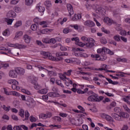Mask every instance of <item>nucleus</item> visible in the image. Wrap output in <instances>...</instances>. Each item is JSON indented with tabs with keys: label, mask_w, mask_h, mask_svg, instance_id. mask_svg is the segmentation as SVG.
Wrapping results in <instances>:
<instances>
[{
	"label": "nucleus",
	"mask_w": 130,
	"mask_h": 130,
	"mask_svg": "<svg viewBox=\"0 0 130 130\" xmlns=\"http://www.w3.org/2000/svg\"><path fill=\"white\" fill-rule=\"evenodd\" d=\"M98 53H99L102 56H100L99 54H94L91 55V57H93V58H96V60H102V61L106 60L107 57L106 56V54H110V55H113L114 53L111 50H109V49H107V48L104 47L102 49H98L97 50Z\"/></svg>",
	"instance_id": "nucleus-1"
},
{
	"label": "nucleus",
	"mask_w": 130,
	"mask_h": 130,
	"mask_svg": "<svg viewBox=\"0 0 130 130\" xmlns=\"http://www.w3.org/2000/svg\"><path fill=\"white\" fill-rule=\"evenodd\" d=\"M81 40L84 42H86V41L87 42V43H84V45H85L87 48H92V47L95 46V40L93 38H90L88 39L86 36H82L81 38Z\"/></svg>",
	"instance_id": "nucleus-2"
},
{
	"label": "nucleus",
	"mask_w": 130,
	"mask_h": 130,
	"mask_svg": "<svg viewBox=\"0 0 130 130\" xmlns=\"http://www.w3.org/2000/svg\"><path fill=\"white\" fill-rule=\"evenodd\" d=\"M111 116L113 118H114L115 120L121 121L122 120V118H128V117H129V115L124 112H122L120 113V115L115 113H113L111 114ZM121 117H122V118H121Z\"/></svg>",
	"instance_id": "nucleus-3"
},
{
	"label": "nucleus",
	"mask_w": 130,
	"mask_h": 130,
	"mask_svg": "<svg viewBox=\"0 0 130 130\" xmlns=\"http://www.w3.org/2000/svg\"><path fill=\"white\" fill-rule=\"evenodd\" d=\"M72 50L73 51V55L75 56H81L83 57L86 55V54L81 52V51L84 52L85 50L80 48H73Z\"/></svg>",
	"instance_id": "nucleus-4"
},
{
	"label": "nucleus",
	"mask_w": 130,
	"mask_h": 130,
	"mask_svg": "<svg viewBox=\"0 0 130 130\" xmlns=\"http://www.w3.org/2000/svg\"><path fill=\"white\" fill-rule=\"evenodd\" d=\"M104 99V97L102 96H98V94H95V95H90L88 98L87 100L90 102H100Z\"/></svg>",
	"instance_id": "nucleus-5"
},
{
	"label": "nucleus",
	"mask_w": 130,
	"mask_h": 130,
	"mask_svg": "<svg viewBox=\"0 0 130 130\" xmlns=\"http://www.w3.org/2000/svg\"><path fill=\"white\" fill-rule=\"evenodd\" d=\"M36 68L39 69V71H42V70H45V71H47L48 72V74L49 76H56V73L54 71H48L47 69H45L44 68L42 67V66L38 65L36 66Z\"/></svg>",
	"instance_id": "nucleus-6"
},
{
	"label": "nucleus",
	"mask_w": 130,
	"mask_h": 130,
	"mask_svg": "<svg viewBox=\"0 0 130 130\" xmlns=\"http://www.w3.org/2000/svg\"><path fill=\"white\" fill-rule=\"evenodd\" d=\"M40 53L41 55H43V56H45V58H48L49 59H50V60H51V58H52L53 56L51 53L48 52L43 51H41Z\"/></svg>",
	"instance_id": "nucleus-7"
},
{
	"label": "nucleus",
	"mask_w": 130,
	"mask_h": 130,
	"mask_svg": "<svg viewBox=\"0 0 130 130\" xmlns=\"http://www.w3.org/2000/svg\"><path fill=\"white\" fill-rule=\"evenodd\" d=\"M95 10L96 14H98V15H101L102 16L105 14V12H104V9L101 7H99V5H98V7L95 8Z\"/></svg>",
	"instance_id": "nucleus-8"
},
{
	"label": "nucleus",
	"mask_w": 130,
	"mask_h": 130,
	"mask_svg": "<svg viewBox=\"0 0 130 130\" xmlns=\"http://www.w3.org/2000/svg\"><path fill=\"white\" fill-rule=\"evenodd\" d=\"M67 10L69 13L70 16H72V15H74V9L73 8V6L70 4H67Z\"/></svg>",
	"instance_id": "nucleus-9"
},
{
	"label": "nucleus",
	"mask_w": 130,
	"mask_h": 130,
	"mask_svg": "<svg viewBox=\"0 0 130 130\" xmlns=\"http://www.w3.org/2000/svg\"><path fill=\"white\" fill-rule=\"evenodd\" d=\"M84 25L87 27H94V26H95V23L91 20H86L84 22Z\"/></svg>",
	"instance_id": "nucleus-10"
},
{
	"label": "nucleus",
	"mask_w": 130,
	"mask_h": 130,
	"mask_svg": "<svg viewBox=\"0 0 130 130\" xmlns=\"http://www.w3.org/2000/svg\"><path fill=\"white\" fill-rule=\"evenodd\" d=\"M17 14L14 12V11L10 10L7 14V17L8 18H15Z\"/></svg>",
	"instance_id": "nucleus-11"
},
{
	"label": "nucleus",
	"mask_w": 130,
	"mask_h": 130,
	"mask_svg": "<svg viewBox=\"0 0 130 130\" xmlns=\"http://www.w3.org/2000/svg\"><path fill=\"white\" fill-rule=\"evenodd\" d=\"M15 71L16 72V74H18V75H23V74H25V70L20 67L16 68Z\"/></svg>",
	"instance_id": "nucleus-12"
},
{
	"label": "nucleus",
	"mask_w": 130,
	"mask_h": 130,
	"mask_svg": "<svg viewBox=\"0 0 130 130\" xmlns=\"http://www.w3.org/2000/svg\"><path fill=\"white\" fill-rule=\"evenodd\" d=\"M101 117L104 118V119H106L108 121H110L111 119H112V117L110 116L109 115H107L105 113H103L101 114Z\"/></svg>",
	"instance_id": "nucleus-13"
},
{
	"label": "nucleus",
	"mask_w": 130,
	"mask_h": 130,
	"mask_svg": "<svg viewBox=\"0 0 130 130\" xmlns=\"http://www.w3.org/2000/svg\"><path fill=\"white\" fill-rule=\"evenodd\" d=\"M9 77H11V78H17V72L16 71V69L15 70H11L9 72Z\"/></svg>",
	"instance_id": "nucleus-14"
},
{
	"label": "nucleus",
	"mask_w": 130,
	"mask_h": 130,
	"mask_svg": "<svg viewBox=\"0 0 130 130\" xmlns=\"http://www.w3.org/2000/svg\"><path fill=\"white\" fill-rule=\"evenodd\" d=\"M104 22H105V23L106 24H107V25H108L109 26H111L113 21L110 19V18H109V17H105L104 19Z\"/></svg>",
	"instance_id": "nucleus-15"
},
{
	"label": "nucleus",
	"mask_w": 130,
	"mask_h": 130,
	"mask_svg": "<svg viewBox=\"0 0 130 130\" xmlns=\"http://www.w3.org/2000/svg\"><path fill=\"white\" fill-rule=\"evenodd\" d=\"M82 19V15L80 14H75L73 17L72 18V21H78V20H81Z\"/></svg>",
	"instance_id": "nucleus-16"
},
{
	"label": "nucleus",
	"mask_w": 130,
	"mask_h": 130,
	"mask_svg": "<svg viewBox=\"0 0 130 130\" xmlns=\"http://www.w3.org/2000/svg\"><path fill=\"white\" fill-rule=\"evenodd\" d=\"M86 7L87 8V10L89 11V10H91V9H93V10H95L98 7V5H89V4H86Z\"/></svg>",
	"instance_id": "nucleus-17"
},
{
	"label": "nucleus",
	"mask_w": 130,
	"mask_h": 130,
	"mask_svg": "<svg viewBox=\"0 0 130 130\" xmlns=\"http://www.w3.org/2000/svg\"><path fill=\"white\" fill-rule=\"evenodd\" d=\"M12 88L13 90H20V86H19V82H15L12 85Z\"/></svg>",
	"instance_id": "nucleus-18"
},
{
	"label": "nucleus",
	"mask_w": 130,
	"mask_h": 130,
	"mask_svg": "<svg viewBox=\"0 0 130 130\" xmlns=\"http://www.w3.org/2000/svg\"><path fill=\"white\" fill-rule=\"evenodd\" d=\"M23 40H24L25 43H30L31 41V37L25 35L23 36Z\"/></svg>",
	"instance_id": "nucleus-19"
},
{
	"label": "nucleus",
	"mask_w": 130,
	"mask_h": 130,
	"mask_svg": "<svg viewBox=\"0 0 130 130\" xmlns=\"http://www.w3.org/2000/svg\"><path fill=\"white\" fill-rule=\"evenodd\" d=\"M36 8L38 10L40 13H44V11H45V8L40 6L39 4L37 5Z\"/></svg>",
	"instance_id": "nucleus-20"
},
{
	"label": "nucleus",
	"mask_w": 130,
	"mask_h": 130,
	"mask_svg": "<svg viewBox=\"0 0 130 130\" xmlns=\"http://www.w3.org/2000/svg\"><path fill=\"white\" fill-rule=\"evenodd\" d=\"M118 73L120 74H116L115 76H116L117 77H121V78H124L125 77L124 75H127L128 76H130V73H125L121 72H118Z\"/></svg>",
	"instance_id": "nucleus-21"
},
{
	"label": "nucleus",
	"mask_w": 130,
	"mask_h": 130,
	"mask_svg": "<svg viewBox=\"0 0 130 130\" xmlns=\"http://www.w3.org/2000/svg\"><path fill=\"white\" fill-rule=\"evenodd\" d=\"M15 46L18 49H24L25 48H27V45H25L16 44Z\"/></svg>",
	"instance_id": "nucleus-22"
},
{
	"label": "nucleus",
	"mask_w": 130,
	"mask_h": 130,
	"mask_svg": "<svg viewBox=\"0 0 130 130\" xmlns=\"http://www.w3.org/2000/svg\"><path fill=\"white\" fill-rule=\"evenodd\" d=\"M121 36H119V35H116L113 36V39L115 42H120L121 40H120Z\"/></svg>",
	"instance_id": "nucleus-23"
},
{
	"label": "nucleus",
	"mask_w": 130,
	"mask_h": 130,
	"mask_svg": "<svg viewBox=\"0 0 130 130\" xmlns=\"http://www.w3.org/2000/svg\"><path fill=\"white\" fill-rule=\"evenodd\" d=\"M52 119H53V120L55 122H60V121H61V118L57 116L53 117Z\"/></svg>",
	"instance_id": "nucleus-24"
},
{
	"label": "nucleus",
	"mask_w": 130,
	"mask_h": 130,
	"mask_svg": "<svg viewBox=\"0 0 130 130\" xmlns=\"http://www.w3.org/2000/svg\"><path fill=\"white\" fill-rule=\"evenodd\" d=\"M51 31H52V29L45 28L43 30H41L40 32L42 33V34H46L47 32H51Z\"/></svg>",
	"instance_id": "nucleus-25"
},
{
	"label": "nucleus",
	"mask_w": 130,
	"mask_h": 130,
	"mask_svg": "<svg viewBox=\"0 0 130 130\" xmlns=\"http://www.w3.org/2000/svg\"><path fill=\"white\" fill-rule=\"evenodd\" d=\"M51 60H54V61H60L61 60H62L63 59V58L61 57H58V58H55L54 56H52V58H51Z\"/></svg>",
	"instance_id": "nucleus-26"
},
{
	"label": "nucleus",
	"mask_w": 130,
	"mask_h": 130,
	"mask_svg": "<svg viewBox=\"0 0 130 130\" xmlns=\"http://www.w3.org/2000/svg\"><path fill=\"white\" fill-rule=\"evenodd\" d=\"M47 22L46 21H43L39 22V25L42 26L43 28H46L47 27Z\"/></svg>",
	"instance_id": "nucleus-27"
},
{
	"label": "nucleus",
	"mask_w": 130,
	"mask_h": 130,
	"mask_svg": "<svg viewBox=\"0 0 130 130\" xmlns=\"http://www.w3.org/2000/svg\"><path fill=\"white\" fill-rule=\"evenodd\" d=\"M20 26H22V21L21 20L17 21L14 24V28H18Z\"/></svg>",
	"instance_id": "nucleus-28"
},
{
	"label": "nucleus",
	"mask_w": 130,
	"mask_h": 130,
	"mask_svg": "<svg viewBox=\"0 0 130 130\" xmlns=\"http://www.w3.org/2000/svg\"><path fill=\"white\" fill-rule=\"evenodd\" d=\"M29 116H30V114L28 111H25V119L23 120V121L25 120H28L29 119Z\"/></svg>",
	"instance_id": "nucleus-29"
},
{
	"label": "nucleus",
	"mask_w": 130,
	"mask_h": 130,
	"mask_svg": "<svg viewBox=\"0 0 130 130\" xmlns=\"http://www.w3.org/2000/svg\"><path fill=\"white\" fill-rule=\"evenodd\" d=\"M10 95L16 96V97H20V93L17 91H10Z\"/></svg>",
	"instance_id": "nucleus-30"
},
{
	"label": "nucleus",
	"mask_w": 130,
	"mask_h": 130,
	"mask_svg": "<svg viewBox=\"0 0 130 130\" xmlns=\"http://www.w3.org/2000/svg\"><path fill=\"white\" fill-rule=\"evenodd\" d=\"M3 109H4V110H5V111H7V112H9L10 111V110L11 109V107L10 106H6V105H3L2 106Z\"/></svg>",
	"instance_id": "nucleus-31"
},
{
	"label": "nucleus",
	"mask_w": 130,
	"mask_h": 130,
	"mask_svg": "<svg viewBox=\"0 0 130 130\" xmlns=\"http://www.w3.org/2000/svg\"><path fill=\"white\" fill-rule=\"evenodd\" d=\"M66 76V74H64V73L60 75V80H62V81H66V80H69V78H67V76Z\"/></svg>",
	"instance_id": "nucleus-32"
},
{
	"label": "nucleus",
	"mask_w": 130,
	"mask_h": 130,
	"mask_svg": "<svg viewBox=\"0 0 130 130\" xmlns=\"http://www.w3.org/2000/svg\"><path fill=\"white\" fill-rule=\"evenodd\" d=\"M48 92L47 89L44 88L38 91L40 94H46Z\"/></svg>",
	"instance_id": "nucleus-33"
},
{
	"label": "nucleus",
	"mask_w": 130,
	"mask_h": 130,
	"mask_svg": "<svg viewBox=\"0 0 130 130\" xmlns=\"http://www.w3.org/2000/svg\"><path fill=\"white\" fill-rule=\"evenodd\" d=\"M44 5L46 7H47V8H50V7H51V2L49 1H46L45 2Z\"/></svg>",
	"instance_id": "nucleus-34"
},
{
	"label": "nucleus",
	"mask_w": 130,
	"mask_h": 130,
	"mask_svg": "<svg viewBox=\"0 0 130 130\" xmlns=\"http://www.w3.org/2000/svg\"><path fill=\"white\" fill-rule=\"evenodd\" d=\"M50 39L46 38L45 39H43L42 40V42L43 43H46V44H48L50 43Z\"/></svg>",
	"instance_id": "nucleus-35"
},
{
	"label": "nucleus",
	"mask_w": 130,
	"mask_h": 130,
	"mask_svg": "<svg viewBox=\"0 0 130 130\" xmlns=\"http://www.w3.org/2000/svg\"><path fill=\"white\" fill-rule=\"evenodd\" d=\"M21 92L24 93L25 94H26L27 95H31V92H30V91L25 89H22Z\"/></svg>",
	"instance_id": "nucleus-36"
},
{
	"label": "nucleus",
	"mask_w": 130,
	"mask_h": 130,
	"mask_svg": "<svg viewBox=\"0 0 130 130\" xmlns=\"http://www.w3.org/2000/svg\"><path fill=\"white\" fill-rule=\"evenodd\" d=\"M3 34L4 36H10V31L9 29H6L3 31Z\"/></svg>",
	"instance_id": "nucleus-37"
},
{
	"label": "nucleus",
	"mask_w": 130,
	"mask_h": 130,
	"mask_svg": "<svg viewBox=\"0 0 130 130\" xmlns=\"http://www.w3.org/2000/svg\"><path fill=\"white\" fill-rule=\"evenodd\" d=\"M33 4V0H25V5L26 6H31Z\"/></svg>",
	"instance_id": "nucleus-38"
},
{
	"label": "nucleus",
	"mask_w": 130,
	"mask_h": 130,
	"mask_svg": "<svg viewBox=\"0 0 130 130\" xmlns=\"http://www.w3.org/2000/svg\"><path fill=\"white\" fill-rule=\"evenodd\" d=\"M39 118H42V119H46L47 116L46 114H41L39 115Z\"/></svg>",
	"instance_id": "nucleus-39"
},
{
	"label": "nucleus",
	"mask_w": 130,
	"mask_h": 130,
	"mask_svg": "<svg viewBox=\"0 0 130 130\" xmlns=\"http://www.w3.org/2000/svg\"><path fill=\"white\" fill-rule=\"evenodd\" d=\"M72 72H73V70H68V72L64 73V75L68 76V77H70V76L72 75Z\"/></svg>",
	"instance_id": "nucleus-40"
},
{
	"label": "nucleus",
	"mask_w": 130,
	"mask_h": 130,
	"mask_svg": "<svg viewBox=\"0 0 130 130\" xmlns=\"http://www.w3.org/2000/svg\"><path fill=\"white\" fill-rule=\"evenodd\" d=\"M15 82H16L17 84V81L14 79H10L8 81V84H10L11 85H13V84H15Z\"/></svg>",
	"instance_id": "nucleus-41"
},
{
	"label": "nucleus",
	"mask_w": 130,
	"mask_h": 130,
	"mask_svg": "<svg viewBox=\"0 0 130 130\" xmlns=\"http://www.w3.org/2000/svg\"><path fill=\"white\" fill-rule=\"evenodd\" d=\"M29 119L31 122H35L37 121V118L34 117L33 116H30L29 117Z\"/></svg>",
	"instance_id": "nucleus-42"
},
{
	"label": "nucleus",
	"mask_w": 130,
	"mask_h": 130,
	"mask_svg": "<svg viewBox=\"0 0 130 130\" xmlns=\"http://www.w3.org/2000/svg\"><path fill=\"white\" fill-rule=\"evenodd\" d=\"M101 43L102 44H106V43H107V40H106L105 38H102L101 39Z\"/></svg>",
	"instance_id": "nucleus-43"
},
{
	"label": "nucleus",
	"mask_w": 130,
	"mask_h": 130,
	"mask_svg": "<svg viewBox=\"0 0 130 130\" xmlns=\"http://www.w3.org/2000/svg\"><path fill=\"white\" fill-rule=\"evenodd\" d=\"M48 96H49V97L54 98V97H56V94H55L54 92H50L48 93Z\"/></svg>",
	"instance_id": "nucleus-44"
},
{
	"label": "nucleus",
	"mask_w": 130,
	"mask_h": 130,
	"mask_svg": "<svg viewBox=\"0 0 130 130\" xmlns=\"http://www.w3.org/2000/svg\"><path fill=\"white\" fill-rule=\"evenodd\" d=\"M30 28L32 31H36L37 30V25L36 24H32Z\"/></svg>",
	"instance_id": "nucleus-45"
},
{
	"label": "nucleus",
	"mask_w": 130,
	"mask_h": 130,
	"mask_svg": "<svg viewBox=\"0 0 130 130\" xmlns=\"http://www.w3.org/2000/svg\"><path fill=\"white\" fill-rule=\"evenodd\" d=\"M0 50H5V51H8V53H11V50H9L4 47H0Z\"/></svg>",
	"instance_id": "nucleus-46"
},
{
	"label": "nucleus",
	"mask_w": 130,
	"mask_h": 130,
	"mask_svg": "<svg viewBox=\"0 0 130 130\" xmlns=\"http://www.w3.org/2000/svg\"><path fill=\"white\" fill-rule=\"evenodd\" d=\"M58 45L60 47V49L62 51H66V50H67V48H66V47H63V46L61 45V44H58Z\"/></svg>",
	"instance_id": "nucleus-47"
},
{
	"label": "nucleus",
	"mask_w": 130,
	"mask_h": 130,
	"mask_svg": "<svg viewBox=\"0 0 130 130\" xmlns=\"http://www.w3.org/2000/svg\"><path fill=\"white\" fill-rule=\"evenodd\" d=\"M14 21V19H10L8 18L7 20L8 25H12L13 22Z\"/></svg>",
	"instance_id": "nucleus-48"
},
{
	"label": "nucleus",
	"mask_w": 130,
	"mask_h": 130,
	"mask_svg": "<svg viewBox=\"0 0 130 130\" xmlns=\"http://www.w3.org/2000/svg\"><path fill=\"white\" fill-rule=\"evenodd\" d=\"M22 35H23V32H22V31L17 32L15 36V38H19V37L22 36Z\"/></svg>",
	"instance_id": "nucleus-49"
},
{
	"label": "nucleus",
	"mask_w": 130,
	"mask_h": 130,
	"mask_svg": "<svg viewBox=\"0 0 130 130\" xmlns=\"http://www.w3.org/2000/svg\"><path fill=\"white\" fill-rule=\"evenodd\" d=\"M19 115H20L21 117L24 118V110L20 109L19 110Z\"/></svg>",
	"instance_id": "nucleus-50"
},
{
	"label": "nucleus",
	"mask_w": 130,
	"mask_h": 130,
	"mask_svg": "<svg viewBox=\"0 0 130 130\" xmlns=\"http://www.w3.org/2000/svg\"><path fill=\"white\" fill-rule=\"evenodd\" d=\"M120 26H121V24H116V30H117V31H120V30H121V27H120Z\"/></svg>",
	"instance_id": "nucleus-51"
},
{
	"label": "nucleus",
	"mask_w": 130,
	"mask_h": 130,
	"mask_svg": "<svg viewBox=\"0 0 130 130\" xmlns=\"http://www.w3.org/2000/svg\"><path fill=\"white\" fill-rule=\"evenodd\" d=\"M20 0H12L10 2L11 5H17Z\"/></svg>",
	"instance_id": "nucleus-52"
},
{
	"label": "nucleus",
	"mask_w": 130,
	"mask_h": 130,
	"mask_svg": "<svg viewBox=\"0 0 130 130\" xmlns=\"http://www.w3.org/2000/svg\"><path fill=\"white\" fill-rule=\"evenodd\" d=\"M114 112H116V113H119V112L120 111V108L119 107H115L114 109Z\"/></svg>",
	"instance_id": "nucleus-53"
},
{
	"label": "nucleus",
	"mask_w": 130,
	"mask_h": 130,
	"mask_svg": "<svg viewBox=\"0 0 130 130\" xmlns=\"http://www.w3.org/2000/svg\"><path fill=\"white\" fill-rule=\"evenodd\" d=\"M120 40H122V41H123L125 43H126V42H127V38L121 36Z\"/></svg>",
	"instance_id": "nucleus-54"
},
{
	"label": "nucleus",
	"mask_w": 130,
	"mask_h": 130,
	"mask_svg": "<svg viewBox=\"0 0 130 130\" xmlns=\"http://www.w3.org/2000/svg\"><path fill=\"white\" fill-rule=\"evenodd\" d=\"M78 108L80 110H81L83 112L82 113H83V114H86V113L85 112V109H84L83 107L81 106H78Z\"/></svg>",
	"instance_id": "nucleus-55"
},
{
	"label": "nucleus",
	"mask_w": 130,
	"mask_h": 130,
	"mask_svg": "<svg viewBox=\"0 0 130 130\" xmlns=\"http://www.w3.org/2000/svg\"><path fill=\"white\" fill-rule=\"evenodd\" d=\"M102 31L104 32V33H106V34H109V33H110L109 30H107V29H105L104 27L102 28Z\"/></svg>",
	"instance_id": "nucleus-56"
},
{
	"label": "nucleus",
	"mask_w": 130,
	"mask_h": 130,
	"mask_svg": "<svg viewBox=\"0 0 130 130\" xmlns=\"http://www.w3.org/2000/svg\"><path fill=\"white\" fill-rule=\"evenodd\" d=\"M50 43H52V44H55L56 43V40L54 38H51L50 39Z\"/></svg>",
	"instance_id": "nucleus-57"
},
{
	"label": "nucleus",
	"mask_w": 130,
	"mask_h": 130,
	"mask_svg": "<svg viewBox=\"0 0 130 130\" xmlns=\"http://www.w3.org/2000/svg\"><path fill=\"white\" fill-rule=\"evenodd\" d=\"M22 128L24 130H28V127H27L26 125H20V129L21 130Z\"/></svg>",
	"instance_id": "nucleus-58"
},
{
	"label": "nucleus",
	"mask_w": 130,
	"mask_h": 130,
	"mask_svg": "<svg viewBox=\"0 0 130 130\" xmlns=\"http://www.w3.org/2000/svg\"><path fill=\"white\" fill-rule=\"evenodd\" d=\"M59 115L61 117H67L68 116V114L64 113H60Z\"/></svg>",
	"instance_id": "nucleus-59"
},
{
	"label": "nucleus",
	"mask_w": 130,
	"mask_h": 130,
	"mask_svg": "<svg viewBox=\"0 0 130 130\" xmlns=\"http://www.w3.org/2000/svg\"><path fill=\"white\" fill-rule=\"evenodd\" d=\"M76 44H77L79 46H81V47H83L84 46H86V45H84V43H82L81 42H78L77 43H76Z\"/></svg>",
	"instance_id": "nucleus-60"
},
{
	"label": "nucleus",
	"mask_w": 130,
	"mask_h": 130,
	"mask_svg": "<svg viewBox=\"0 0 130 130\" xmlns=\"http://www.w3.org/2000/svg\"><path fill=\"white\" fill-rule=\"evenodd\" d=\"M14 11L16 12V13H20L21 12V8L19 7H15L14 8Z\"/></svg>",
	"instance_id": "nucleus-61"
},
{
	"label": "nucleus",
	"mask_w": 130,
	"mask_h": 130,
	"mask_svg": "<svg viewBox=\"0 0 130 130\" xmlns=\"http://www.w3.org/2000/svg\"><path fill=\"white\" fill-rule=\"evenodd\" d=\"M109 43L110 44H113V45H115V46H116L117 44L116 42H115V41H114V40L109 41Z\"/></svg>",
	"instance_id": "nucleus-62"
},
{
	"label": "nucleus",
	"mask_w": 130,
	"mask_h": 130,
	"mask_svg": "<svg viewBox=\"0 0 130 130\" xmlns=\"http://www.w3.org/2000/svg\"><path fill=\"white\" fill-rule=\"evenodd\" d=\"M120 35L122 36H125L126 35V31L125 30H122L120 32Z\"/></svg>",
	"instance_id": "nucleus-63"
},
{
	"label": "nucleus",
	"mask_w": 130,
	"mask_h": 130,
	"mask_svg": "<svg viewBox=\"0 0 130 130\" xmlns=\"http://www.w3.org/2000/svg\"><path fill=\"white\" fill-rule=\"evenodd\" d=\"M13 129L14 130H21V126L20 125L19 126H15L13 127Z\"/></svg>",
	"instance_id": "nucleus-64"
}]
</instances>
